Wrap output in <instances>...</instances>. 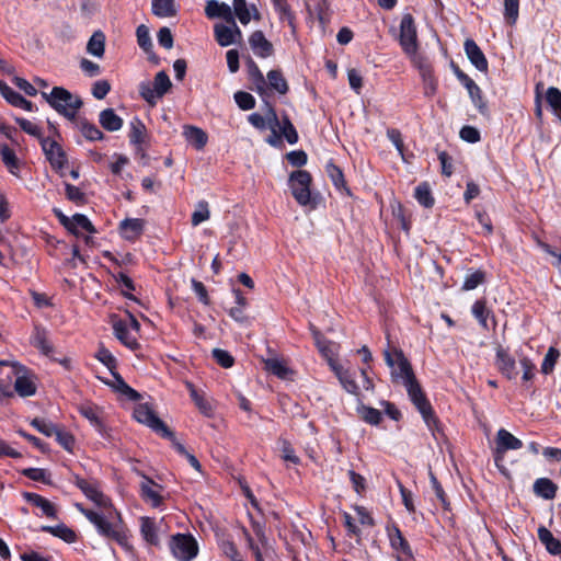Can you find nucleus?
<instances>
[{
    "mask_svg": "<svg viewBox=\"0 0 561 561\" xmlns=\"http://www.w3.org/2000/svg\"><path fill=\"white\" fill-rule=\"evenodd\" d=\"M76 508L94 525L100 536L116 541L126 551H133V545L129 541V535L119 523L111 520L108 513L88 510L82 504L76 503Z\"/></svg>",
    "mask_w": 561,
    "mask_h": 561,
    "instance_id": "1",
    "label": "nucleus"
},
{
    "mask_svg": "<svg viewBox=\"0 0 561 561\" xmlns=\"http://www.w3.org/2000/svg\"><path fill=\"white\" fill-rule=\"evenodd\" d=\"M42 96L56 112L68 119H73L78 110L82 106V101L78 95L61 87L53 88L49 93L42 92Z\"/></svg>",
    "mask_w": 561,
    "mask_h": 561,
    "instance_id": "2",
    "label": "nucleus"
},
{
    "mask_svg": "<svg viewBox=\"0 0 561 561\" xmlns=\"http://www.w3.org/2000/svg\"><path fill=\"white\" fill-rule=\"evenodd\" d=\"M76 485L99 507L100 513H108L111 520H115L122 525L119 513L114 508L111 500L100 490L99 483L77 478Z\"/></svg>",
    "mask_w": 561,
    "mask_h": 561,
    "instance_id": "3",
    "label": "nucleus"
},
{
    "mask_svg": "<svg viewBox=\"0 0 561 561\" xmlns=\"http://www.w3.org/2000/svg\"><path fill=\"white\" fill-rule=\"evenodd\" d=\"M385 360L391 370V378L394 382L404 385L415 376L409 360L404 357L401 351L394 350L383 352Z\"/></svg>",
    "mask_w": 561,
    "mask_h": 561,
    "instance_id": "4",
    "label": "nucleus"
},
{
    "mask_svg": "<svg viewBox=\"0 0 561 561\" xmlns=\"http://www.w3.org/2000/svg\"><path fill=\"white\" fill-rule=\"evenodd\" d=\"M115 336L128 348L137 350L139 344L137 341V333L140 324L137 319L128 313L127 320H118L113 323Z\"/></svg>",
    "mask_w": 561,
    "mask_h": 561,
    "instance_id": "5",
    "label": "nucleus"
},
{
    "mask_svg": "<svg viewBox=\"0 0 561 561\" xmlns=\"http://www.w3.org/2000/svg\"><path fill=\"white\" fill-rule=\"evenodd\" d=\"M0 366H10L15 376L14 389L21 397H31L36 392L34 377L16 362L0 360Z\"/></svg>",
    "mask_w": 561,
    "mask_h": 561,
    "instance_id": "6",
    "label": "nucleus"
},
{
    "mask_svg": "<svg viewBox=\"0 0 561 561\" xmlns=\"http://www.w3.org/2000/svg\"><path fill=\"white\" fill-rule=\"evenodd\" d=\"M310 184L311 175L305 170L295 171L289 176L291 194L301 206H307L311 203Z\"/></svg>",
    "mask_w": 561,
    "mask_h": 561,
    "instance_id": "7",
    "label": "nucleus"
},
{
    "mask_svg": "<svg viewBox=\"0 0 561 561\" xmlns=\"http://www.w3.org/2000/svg\"><path fill=\"white\" fill-rule=\"evenodd\" d=\"M172 87V82L164 71H159L153 82H142L139 87L141 96L150 104H154L158 99L162 98Z\"/></svg>",
    "mask_w": 561,
    "mask_h": 561,
    "instance_id": "8",
    "label": "nucleus"
},
{
    "mask_svg": "<svg viewBox=\"0 0 561 561\" xmlns=\"http://www.w3.org/2000/svg\"><path fill=\"white\" fill-rule=\"evenodd\" d=\"M399 43L405 55H413L419 50L417 31L411 14H404L400 22Z\"/></svg>",
    "mask_w": 561,
    "mask_h": 561,
    "instance_id": "9",
    "label": "nucleus"
},
{
    "mask_svg": "<svg viewBox=\"0 0 561 561\" xmlns=\"http://www.w3.org/2000/svg\"><path fill=\"white\" fill-rule=\"evenodd\" d=\"M134 417L137 422L142 423L157 432L163 437H172V432L156 415L152 408L148 403H139L134 409Z\"/></svg>",
    "mask_w": 561,
    "mask_h": 561,
    "instance_id": "10",
    "label": "nucleus"
},
{
    "mask_svg": "<svg viewBox=\"0 0 561 561\" xmlns=\"http://www.w3.org/2000/svg\"><path fill=\"white\" fill-rule=\"evenodd\" d=\"M407 389L408 396L419 412L422 414L424 421L428 426L434 422L433 410L430 402L426 400L421 386L415 377L403 385Z\"/></svg>",
    "mask_w": 561,
    "mask_h": 561,
    "instance_id": "11",
    "label": "nucleus"
},
{
    "mask_svg": "<svg viewBox=\"0 0 561 561\" xmlns=\"http://www.w3.org/2000/svg\"><path fill=\"white\" fill-rule=\"evenodd\" d=\"M170 549L179 561H191L197 554L198 547L191 535L178 534L172 537Z\"/></svg>",
    "mask_w": 561,
    "mask_h": 561,
    "instance_id": "12",
    "label": "nucleus"
},
{
    "mask_svg": "<svg viewBox=\"0 0 561 561\" xmlns=\"http://www.w3.org/2000/svg\"><path fill=\"white\" fill-rule=\"evenodd\" d=\"M139 529L146 543L153 547H158L160 545L161 537L167 533L163 528V518L157 522L147 516L139 518Z\"/></svg>",
    "mask_w": 561,
    "mask_h": 561,
    "instance_id": "13",
    "label": "nucleus"
},
{
    "mask_svg": "<svg viewBox=\"0 0 561 561\" xmlns=\"http://www.w3.org/2000/svg\"><path fill=\"white\" fill-rule=\"evenodd\" d=\"M214 35L218 45L227 47L233 44H239L242 39V32L236 23L228 22V24L217 23L214 25Z\"/></svg>",
    "mask_w": 561,
    "mask_h": 561,
    "instance_id": "14",
    "label": "nucleus"
},
{
    "mask_svg": "<svg viewBox=\"0 0 561 561\" xmlns=\"http://www.w3.org/2000/svg\"><path fill=\"white\" fill-rule=\"evenodd\" d=\"M311 332L320 354L327 359L330 368L333 369V366H339L340 364L337 363L336 357L339 355L340 345L324 339L314 328L311 329Z\"/></svg>",
    "mask_w": 561,
    "mask_h": 561,
    "instance_id": "15",
    "label": "nucleus"
},
{
    "mask_svg": "<svg viewBox=\"0 0 561 561\" xmlns=\"http://www.w3.org/2000/svg\"><path fill=\"white\" fill-rule=\"evenodd\" d=\"M41 145L50 165L56 170H61L67 163L62 148L50 138H43Z\"/></svg>",
    "mask_w": 561,
    "mask_h": 561,
    "instance_id": "16",
    "label": "nucleus"
},
{
    "mask_svg": "<svg viewBox=\"0 0 561 561\" xmlns=\"http://www.w3.org/2000/svg\"><path fill=\"white\" fill-rule=\"evenodd\" d=\"M495 365L499 371L508 380L517 378L516 360L508 351L502 346H497L495 350Z\"/></svg>",
    "mask_w": 561,
    "mask_h": 561,
    "instance_id": "17",
    "label": "nucleus"
},
{
    "mask_svg": "<svg viewBox=\"0 0 561 561\" xmlns=\"http://www.w3.org/2000/svg\"><path fill=\"white\" fill-rule=\"evenodd\" d=\"M249 122L260 130L270 128L274 134L276 133V128L279 125L277 115L274 108L268 103L265 104L264 115H261L259 113H252L249 116Z\"/></svg>",
    "mask_w": 561,
    "mask_h": 561,
    "instance_id": "18",
    "label": "nucleus"
},
{
    "mask_svg": "<svg viewBox=\"0 0 561 561\" xmlns=\"http://www.w3.org/2000/svg\"><path fill=\"white\" fill-rule=\"evenodd\" d=\"M232 13L243 25L249 24L252 19L256 21L261 19L257 8L254 4H248L245 0H233Z\"/></svg>",
    "mask_w": 561,
    "mask_h": 561,
    "instance_id": "19",
    "label": "nucleus"
},
{
    "mask_svg": "<svg viewBox=\"0 0 561 561\" xmlns=\"http://www.w3.org/2000/svg\"><path fill=\"white\" fill-rule=\"evenodd\" d=\"M249 44L255 56L267 58L273 54V45L262 31L253 32L249 37Z\"/></svg>",
    "mask_w": 561,
    "mask_h": 561,
    "instance_id": "20",
    "label": "nucleus"
},
{
    "mask_svg": "<svg viewBox=\"0 0 561 561\" xmlns=\"http://www.w3.org/2000/svg\"><path fill=\"white\" fill-rule=\"evenodd\" d=\"M465 51L470 60V62L481 72L488 71V60L480 49V47L477 45V43L473 39H466L465 44Z\"/></svg>",
    "mask_w": 561,
    "mask_h": 561,
    "instance_id": "21",
    "label": "nucleus"
},
{
    "mask_svg": "<svg viewBox=\"0 0 561 561\" xmlns=\"http://www.w3.org/2000/svg\"><path fill=\"white\" fill-rule=\"evenodd\" d=\"M205 14L209 19L219 18L226 22H233L234 19L231 7L217 0H208L206 2Z\"/></svg>",
    "mask_w": 561,
    "mask_h": 561,
    "instance_id": "22",
    "label": "nucleus"
},
{
    "mask_svg": "<svg viewBox=\"0 0 561 561\" xmlns=\"http://www.w3.org/2000/svg\"><path fill=\"white\" fill-rule=\"evenodd\" d=\"M23 497L27 503L32 504L33 506L37 507L41 511V516H46L49 518L56 517L55 505L47 499L43 497L39 494L30 492H25L23 494Z\"/></svg>",
    "mask_w": 561,
    "mask_h": 561,
    "instance_id": "23",
    "label": "nucleus"
},
{
    "mask_svg": "<svg viewBox=\"0 0 561 561\" xmlns=\"http://www.w3.org/2000/svg\"><path fill=\"white\" fill-rule=\"evenodd\" d=\"M145 221L140 218H126L119 224V232L126 240L137 239L144 231Z\"/></svg>",
    "mask_w": 561,
    "mask_h": 561,
    "instance_id": "24",
    "label": "nucleus"
},
{
    "mask_svg": "<svg viewBox=\"0 0 561 561\" xmlns=\"http://www.w3.org/2000/svg\"><path fill=\"white\" fill-rule=\"evenodd\" d=\"M0 92L2 96L13 106L23 108L24 111L32 112L34 105L31 101L24 99L19 92L14 91L8 84L0 81Z\"/></svg>",
    "mask_w": 561,
    "mask_h": 561,
    "instance_id": "25",
    "label": "nucleus"
},
{
    "mask_svg": "<svg viewBox=\"0 0 561 561\" xmlns=\"http://www.w3.org/2000/svg\"><path fill=\"white\" fill-rule=\"evenodd\" d=\"M523 447V442L504 428H500L496 434V451L505 453L516 450Z\"/></svg>",
    "mask_w": 561,
    "mask_h": 561,
    "instance_id": "26",
    "label": "nucleus"
},
{
    "mask_svg": "<svg viewBox=\"0 0 561 561\" xmlns=\"http://www.w3.org/2000/svg\"><path fill=\"white\" fill-rule=\"evenodd\" d=\"M0 158L7 170L16 178H20V165L21 162L18 159L13 149L7 144H0Z\"/></svg>",
    "mask_w": 561,
    "mask_h": 561,
    "instance_id": "27",
    "label": "nucleus"
},
{
    "mask_svg": "<svg viewBox=\"0 0 561 561\" xmlns=\"http://www.w3.org/2000/svg\"><path fill=\"white\" fill-rule=\"evenodd\" d=\"M183 136L197 150H202L208 140L207 134L202 128L191 125L184 126Z\"/></svg>",
    "mask_w": 561,
    "mask_h": 561,
    "instance_id": "28",
    "label": "nucleus"
},
{
    "mask_svg": "<svg viewBox=\"0 0 561 561\" xmlns=\"http://www.w3.org/2000/svg\"><path fill=\"white\" fill-rule=\"evenodd\" d=\"M152 14L160 19L173 18L178 14L175 0H151Z\"/></svg>",
    "mask_w": 561,
    "mask_h": 561,
    "instance_id": "29",
    "label": "nucleus"
},
{
    "mask_svg": "<svg viewBox=\"0 0 561 561\" xmlns=\"http://www.w3.org/2000/svg\"><path fill=\"white\" fill-rule=\"evenodd\" d=\"M340 380L342 387L352 394H357L359 387L357 386L354 373H352L350 369L344 368L342 365L333 366L332 369Z\"/></svg>",
    "mask_w": 561,
    "mask_h": 561,
    "instance_id": "30",
    "label": "nucleus"
},
{
    "mask_svg": "<svg viewBox=\"0 0 561 561\" xmlns=\"http://www.w3.org/2000/svg\"><path fill=\"white\" fill-rule=\"evenodd\" d=\"M159 489L160 486L154 484L153 481L148 478H145L141 482V496L153 507H158L162 502Z\"/></svg>",
    "mask_w": 561,
    "mask_h": 561,
    "instance_id": "31",
    "label": "nucleus"
},
{
    "mask_svg": "<svg viewBox=\"0 0 561 561\" xmlns=\"http://www.w3.org/2000/svg\"><path fill=\"white\" fill-rule=\"evenodd\" d=\"M99 123L107 131H117L123 127V119L113 108H105L99 115Z\"/></svg>",
    "mask_w": 561,
    "mask_h": 561,
    "instance_id": "32",
    "label": "nucleus"
},
{
    "mask_svg": "<svg viewBox=\"0 0 561 561\" xmlns=\"http://www.w3.org/2000/svg\"><path fill=\"white\" fill-rule=\"evenodd\" d=\"M538 538L549 553L553 556H558L561 553V542L552 535V533L549 529H547L543 526L539 527Z\"/></svg>",
    "mask_w": 561,
    "mask_h": 561,
    "instance_id": "33",
    "label": "nucleus"
},
{
    "mask_svg": "<svg viewBox=\"0 0 561 561\" xmlns=\"http://www.w3.org/2000/svg\"><path fill=\"white\" fill-rule=\"evenodd\" d=\"M534 492L546 500H551L556 496L557 485L548 478H539L534 483Z\"/></svg>",
    "mask_w": 561,
    "mask_h": 561,
    "instance_id": "34",
    "label": "nucleus"
},
{
    "mask_svg": "<svg viewBox=\"0 0 561 561\" xmlns=\"http://www.w3.org/2000/svg\"><path fill=\"white\" fill-rule=\"evenodd\" d=\"M186 388L190 391V396L194 401L197 409L206 416H210L213 414V405L211 403L204 397V394L199 393L192 382H186Z\"/></svg>",
    "mask_w": 561,
    "mask_h": 561,
    "instance_id": "35",
    "label": "nucleus"
},
{
    "mask_svg": "<svg viewBox=\"0 0 561 561\" xmlns=\"http://www.w3.org/2000/svg\"><path fill=\"white\" fill-rule=\"evenodd\" d=\"M111 375L113 377V380L112 381H105L107 385H110L114 390H116L117 392L124 394L125 397H127L130 400H137L138 399L139 394L137 393V391H135L133 388H130L124 381V379L122 378V376L118 373L114 371Z\"/></svg>",
    "mask_w": 561,
    "mask_h": 561,
    "instance_id": "36",
    "label": "nucleus"
},
{
    "mask_svg": "<svg viewBox=\"0 0 561 561\" xmlns=\"http://www.w3.org/2000/svg\"><path fill=\"white\" fill-rule=\"evenodd\" d=\"M69 231L77 237H80L83 231L94 233L95 229L89 218L82 214H76L72 216V224Z\"/></svg>",
    "mask_w": 561,
    "mask_h": 561,
    "instance_id": "37",
    "label": "nucleus"
},
{
    "mask_svg": "<svg viewBox=\"0 0 561 561\" xmlns=\"http://www.w3.org/2000/svg\"><path fill=\"white\" fill-rule=\"evenodd\" d=\"M105 50V35L101 32H94L90 37L87 51L98 58H102Z\"/></svg>",
    "mask_w": 561,
    "mask_h": 561,
    "instance_id": "38",
    "label": "nucleus"
},
{
    "mask_svg": "<svg viewBox=\"0 0 561 561\" xmlns=\"http://www.w3.org/2000/svg\"><path fill=\"white\" fill-rule=\"evenodd\" d=\"M266 369L282 379H289L293 375L286 362L279 358H270L265 362Z\"/></svg>",
    "mask_w": 561,
    "mask_h": 561,
    "instance_id": "39",
    "label": "nucleus"
},
{
    "mask_svg": "<svg viewBox=\"0 0 561 561\" xmlns=\"http://www.w3.org/2000/svg\"><path fill=\"white\" fill-rule=\"evenodd\" d=\"M79 412L98 431H101L103 428V422L100 416V410L98 407L92 405V404H82L79 408Z\"/></svg>",
    "mask_w": 561,
    "mask_h": 561,
    "instance_id": "40",
    "label": "nucleus"
},
{
    "mask_svg": "<svg viewBox=\"0 0 561 561\" xmlns=\"http://www.w3.org/2000/svg\"><path fill=\"white\" fill-rule=\"evenodd\" d=\"M389 540L391 543V547L397 550L401 551L403 553H409V545L407 540L403 538L400 529L396 526H391L387 528Z\"/></svg>",
    "mask_w": 561,
    "mask_h": 561,
    "instance_id": "41",
    "label": "nucleus"
},
{
    "mask_svg": "<svg viewBox=\"0 0 561 561\" xmlns=\"http://www.w3.org/2000/svg\"><path fill=\"white\" fill-rule=\"evenodd\" d=\"M130 131H129V139L130 142L134 145H140L144 142L145 138V131L146 127L144 123L137 118L134 117L129 123Z\"/></svg>",
    "mask_w": 561,
    "mask_h": 561,
    "instance_id": "42",
    "label": "nucleus"
},
{
    "mask_svg": "<svg viewBox=\"0 0 561 561\" xmlns=\"http://www.w3.org/2000/svg\"><path fill=\"white\" fill-rule=\"evenodd\" d=\"M43 530L53 534L66 542H73L77 538L76 533L65 525H58L55 527L44 526Z\"/></svg>",
    "mask_w": 561,
    "mask_h": 561,
    "instance_id": "43",
    "label": "nucleus"
},
{
    "mask_svg": "<svg viewBox=\"0 0 561 561\" xmlns=\"http://www.w3.org/2000/svg\"><path fill=\"white\" fill-rule=\"evenodd\" d=\"M267 80L270 87L277 91L280 94H285L288 91V85L283 77L282 72L278 70H271L267 72Z\"/></svg>",
    "mask_w": 561,
    "mask_h": 561,
    "instance_id": "44",
    "label": "nucleus"
},
{
    "mask_svg": "<svg viewBox=\"0 0 561 561\" xmlns=\"http://www.w3.org/2000/svg\"><path fill=\"white\" fill-rule=\"evenodd\" d=\"M414 196L416 201L424 207L430 208L434 205V198L431 193L430 185L422 183L416 186Z\"/></svg>",
    "mask_w": 561,
    "mask_h": 561,
    "instance_id": "45",
    "label": "nucleus"
},
{
    "mask_svg": "<svg viewBox=\"0 0 561 561\" xmlns=\"http://www.w3.org/2000/svg\"><path fill=\"white\" fill-rule=\"evenodd\" d=\"M546 100L554 114L561 119V91L554 87L548 88Z\"/></svg>",
    "mask_w": 561,
    "mask_h": 561,
    "instance_id": "46",
    "label": "nucleus"
},
{
    "mask_svg": "<svg viewBox=\"0 0 561 561\" xmlns=\"http://www.w3.org/2000/svg\"><path fill=\"white\" fill-rule=\"evenodd\" d=\"M560 357V352L556 347H549L542 364H541V373L545 375H549L553 371L554 366Z\"/></svg>",
    "mask_w": 561,
    "mask_h": 561,
    "instance_id": "47",
    "label": "nucleus"
},
{
    "mask_svg": "<svg viewBox=\"0 0 561 561\" xmlns=\"http://www.w3.org/2000/svg\"><path fill=\"white\" fill-rule=\"evenodd\" d=\"M472 314L479 321L480 325L484 329H488V317L490 314V310L486 308L485 301L477 300L472 305Z\"/></svg>",
    "mask_w": 561,
    "mask_h": 561,
    "instance_id": "48",
    "label": "nucleus"
},
{
    "mask_svg": "<svg viewBox=\"0 0 561 561\" xmlns=\"http://www.w3.org/2000/svg\"><path fill=\"white\" fill-rule=\"evenodd\" d=\"M411 62L417 68L421 77L428 76L430 71H433L431 62L426 59V57L419 55L417 51L413 55H407Z\"/></svg>",
    "mask_w": 561,
    "mask_h": 561,
    "instance_id": "49",
    "label": "nucleus"
},
{
    "mask_svg": "<svg viewBox=\"0 0 561 561\" xmlns=\"http://www.w3.org/2000/svg\"><path fill=\"white\" fill-rule=\"evenodd\" d=\"M210 217V211L208 208V204L204 201L199 202L196 206V209L192 214V225L194 227L201 225L202 222L208 220Z\"/></svg>",
    "mask_w": 561,
    "mask_h": 561,
    "instance_id": "50",
    "label": "nucleus"
},
{
    "mask_svg": "<svg viewBox=\"0 0 561 561\" xmlns=\"http://www.w3.org/2000/svg\"><path fill=\"white\" fill-rule=\"evenodd\" d=\"M325 170L332 183L337 190L345 188L344 175L339 167L330 162L327 164Z\"/></svg>",
    "mask_w": 561,
    "mask_h": 561,
    "instance_id": "51",
    "label": "nucleus"
},
{
    "mask_svg": "<svg viewBox=\"0 0 561 561\" xmlns=\"http://www.w3.org/2000/svg\"><path fill=\"white\" fill-rule=\"evenodd\" d=\"M358 412L362 419L370 425H378L382 420L381 412L370 407H362Z\"/></svg>",
    "mask_w": 561,
    "mask_h": 561,
    "instance_id": "52",
    "label": "nucleus"
},
{
    "mask_svg": "<svg viewBox=\"0 0 561 561\" xmlns=\"http://www.w3.org/2000/svg\"><path fill=\"white\" fill-rule=\"evenodd\" d=\"M519 0H504V16L513 25L518 19Z\"/></svg>",
    "mask_w": 561,
    "mask_h": 561,
    "instance_id": "53",
    "label": "nucleus"
},
{
    "mask_svg": "<svg viewBox=\"0 0 561 561\" xmlns=\"http://www.w3.org/2000/svg\"><path fill=\"white\" fill-rule=\"evenodd\" d=\"M80 130L88 140H102L104 134L94 125L88 122H81Z\"/></svg>",
    "mask_w": 561,
    "mask_h": 561,
    "instance_id": "54",
    "label": "nucleus"
},
{
    "mask_svg": "<svg viewBox=\"0 0 561 561\" xmlns=\"http://www.w3.org/2000/svg\"><path fill=\"white\" fill-rule=\"evenodd\" d=\"M484 280V273L482 271H474L468 273L465 277L462 289L463 290H472L477 288Z\"/></svg>",
    "mask_w": 561,
    "mask_h": 561,
    "instance_id": "55",
    "label": "nucleus"
},
{
    "mask_svg": "<svg viewBox=\"0 0 561 561\" xmlns=\"http://www.w3.org/2000/svg\"><path fill=\"white\" fill-rule=\"evenodd\" d=\"M95 357L105 365L108 370L112 373L116 371V358L113 354L105 347L101 346L95 355Z\"/></svg>",
    "mask_w": 561,
    "mask_h": 561,
    "instance_id": "56",
    "label": "nucleus"
},
{
    "mask_svg": "<svg viewBox=\"0 0 561 561\" xmlns=\"http://www.w3.org/2000/svg\"><path fill=\"white\" fill-rule=\"evenodd\" d=\"M15 121L23 131H25L26 134H28L33 137L38 138L39 140L43 139L41 127L37 124H35L26 118H16Z\"/></svg>",
    "mask_w": 561,
    "mask_h": 561,
    "instance_id": "57",
    "label": "nucleus"
},
{
    "mask_svg": "<svg viewBox=\"0 0 561 561\" xmlns=\"http://www.w3.org/2000/svg\"><path fill=\"white\" fill-rule=\"evenodd\" d=\"M234 101L238 104V106L243 110L248 111L255 106V100L252 96V94L243 91H238L234 93Z\"/></svg>",
    "mask_w": 561,
    "mask_h": 561,
    "instance_id": "58",
    "label": "nucleus"
},
{
    "mask_svg": "<svg viewBox=\"0 0 561 561\" xmlns=\"http://www.w3.org/2000/svg\"><path fill=\"white\" fill-rule=\"evenodd\" d=\"M518 359H519V365L523 368V380L524 381L531 380L535 376V369H536L535 364L533 363V360L529 357H527L525 355H518Z\"/></svg>",
    "mask_w": 561,
    "mask_h": 561,
    "instance_id": "59",
    "label": "nucleus"
},
{
    "mask_svg": "<svg viewBox=\"0 0 561 561\" xmlns=\"http://www.w3.org/2000/svg\"><path fill=\"white\" fill-rule=\"evenodd\" d=\"M31 425L48 437L53 436L57 428L51 422L44 419H34L32 420Z\"/></svg>",
    "mask_w": 561,
    "mask_h": 561,
    "instance_id": "60",
    "label": "nucleus"
},
{
    "mask_svg": "<svg viewBox=\"0 0 561 561\" xmlns=\"http://www.w3.org/2000/svg\"><path fill=\"white\" fill-rule=\"evenodd\" d=\"M136 35H137L138 45L144 50L148 51L152 46L148 27L146 25H139L137 27Z\"/></svg>",
    "mask_w": 561,
    "mask_h": 561,
    "instance_id": "61",
    "label": "nucleus"
},
{
    "mask_svg": "<svg viewBox=\"0 0 561 561\" xmlns=\"http://www.w3.org/2000/svg\"><path fill=\"white\" fill-rule=\"evenodd\" d=\"M277 127H279V129L282 130V134L283 136L286 138V140L290 144V145H294L297 142L298 140V134L294 127V125L290 123L289 119L285 118L283 121V124L282 126L278 125Z\"/></svg>",
    "mask_w": 561,
    "mask_h": 561,
    "instance_id": "62",
    "label": "nucleus"
},
{
    "mask_svg": "<svg viewBox=\"0 0 561 561\" xmlns=\"http://www.w3.org/2000/svg\"><path fill=\"white\" fill-rule=\"evenodd\" d=\"M111 90V85L106 80H98L93 83L92 95L98 99H104Z\"/></svg>",
    "mask_w": 561,
    "mask_h": 561,
    "instance_id": "63",
    "label": "nucleus"
},
{
    "mask_svg": "<svg viewBox=\"0 0 561 561\" xmlns=\"http://www.w3.org/2000/svg\"><path fill=\"white\" fill-rule=\"evenodd\" d=\"M213 356L216 359V362L225 368H229L233 365L232 356L225 350H213Z\"/></svg>",
    "mask_w": 561,
    "mask_h": 561,
    "instance_id": "64",
    "label": "nucleus"
}]
</instances>
